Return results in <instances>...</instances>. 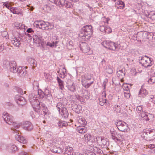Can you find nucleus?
<instances>
[{
  "label": "nucleus",
  "mask_w": 155,
  "mask_h": 155,
  "mask_svg": "<svg viewBox=\"0 0 155 155\" xmlns=\"http://www.w3.org/2000/svg\"><path fill=\"white\" fill-rule=\"evenodd\" d=\"M92 34V26L91 25H87L81 28L79 35L84 40L87 41L91 38Z\"/></svg>",
  "instance_id": "obj_1"
},
{
  "label": "nucleus",
  "mask_w": 155,
  "mask_h": 155,
  "mask_svg": "<svg viewBox=\"0 0 155 155\" xmlns=\"http://www.w3.org/2000/svg\"><path fill=\"white\" fill-rule=\"evenodd\" d=\"M35 27L43 30L49 31L54 28V25L53 23H50L44 21H36L34 24Z\"/></svg>",
  "instance_id": "obj_2"
},
{
  "label": "nucleus",
  "mask_w": 155,
  "mask_h": 155,
  "mask_svg": "<svg viewBox=\"0 0 155 155\" xmlns=\"http://www.w3.org/2000/svg\"><path fill=\"white\" fill-rule=\"evenodd\" d=\"M37 98L36 95L32 94L29 96V101L35 111L39 114L41 106L39 101Z\"/></svg>",
  "instance_id": "obj_3"
},
{
  "label": "nucleus",
  "mask_w": 155,
  "mask_h": 155,
  "mask_svg": "<svg viewBox=\"0 0 155 155\" xmlns=\"http://www.w3.org/2000/svg\"><path fill=\"white\" fill-rule=\"evenodd\" d=\"M56 106L60 114L61 115L62 117L65 119L67 118L69 115V113L65 105L61 102H58L57 103Z\"/></svg>",
  "instance_id": "obj_4"
},
{
  "label": "nucleus",
  "mask_w": 155,
  "mask_h": 155,
  "mask_svg": "<svg viewBox=\"0 0 155 155\" xmlns=\"http://www.w3.org/2000/svg\"><path fill=\"white\" fill-rule=\"evenodd\" d=\"M138 60L140 61L139 62L142 66L146 68L151 66L153 63L152 61L153 60L146 56L140 57Z\"/></svg>",
  "instance_id": "obj_5"
},
{
  "label": "nucleus",
  "mask_w": 155,
  "mask_h": 155,
  "mask_svg": "<svg viewBox=\"0 0 155 155\" xmlns=\"http://www.w3.org/2000/svg\"><path fill=\"white\" fill-rule=\"evenodd\" d=\"M143 137L147 141H150L155 138V130H144Z\"/></svg>",
  "instance_id": "obj_6"
},
{
  "label": "nucleus",
  "mask_w": 155,
  "mask_h": 155,
  "mask_svg": "<svg viewBox=\"0 0 155 155\" xmlns=\"http://www.w3.org/2000/svg\"><path fill=\"white\" fill-rule=\"evenodd\" d=\"M92 77L91 74H85L82 78V81L83 85L86 88H88L94 82L93 80L89 82L88 81L91 80Z\"/></svg>",
  "instance_id": "obj_7"
},
{
  "label": "nucleus",
  "mask_w": 155,
  "mask_h": 155,
  "mask_svg": "<svg viewBox=\"0 0 155 155\" xmlns=\"http://www.w3.org/2000/svg\"><path fill=\"white\" fill-rule=\"evenodd\" d=\"M115 124L118 129L121 131L124 132L127 129V124L121 120H117Z\"/></svg>",
  "instance_id": "obj_8"
},
{
  "label": "nucleus",
  "mask_w": 155,
  "mask_h": 155,
  "mask_svg": "<svg viewBox=\"0 0 155 155\" xmlns=\"http://www.w3.org/2000/svg\"><path fill=\"white\" fill-rule=\"evenodd\" d=\"M80 48L83 53H87V54L90 55L92 54V51L91 50L90 47L86 42L81 43L80 45Z\"/></svg>",
  "instance_id": "obj_9"
},
{
  "label": "nucleus",
  "mask_w": 155,
  "mask_h": 155,
  "mask_svg": "<svg viewBox=\"0 0 155 155\" xmlns=\"http://www.w3.org/2000/svg\"><path fill=\"white\" fill-rule=\"evenodd\" d=\"M2 117L4 121L8 124L11 125L13 122V117L7 113L4 112L3 114Z\"/></svg>",
  "instance_id": "obj_10"
},
{
  "label": "nucleus",
  "mask_w": 155,
  "mask_h": 155,
  "mask_svg": "<svg viewBox=\"0 0 155 155\" xmlns=\"http://www.w3.org/2000/svg\"><path fill=\"white\" fill-rule=\"evenodd\" d=\"M107 48L113 51L117 50L119 48V45L111 41H107Z\"/></svg>",
  "instance_id": "obj_11"
},
{
  "label": "nucleus",
  "mask_w": 155,
  "mask_h": 155,
  "mask_svg": "<svg viewBox=\"0 0 155 155\" xmlns=\"http://www.w3.org/2000/svg\"><path fill=\"white\" fill-rule=\"evenodd\" d=\"M15 100L17 104L20 105L22 106L25 105L26 103L25 98L19 95L15 96Z\"/></svg>",
  "instance_id": "obj_12"
},
{
  "label": "nucleus",
  "mask_w": 155,
  "mask_h": 155,
  "mask_svg": "<svg viewBox=\"0 0 155 155\" xmlns=\"http://www.w3.org/2000/svg\"><path fill=\"white\" fill-rule=\"evenodd\" d=\"M22 127L25 130L29 131L33 129V125L30 122L25 121L23 122Z\"/></svg>",
  "instance_id": "obj_13"
},
{
  "label": "nucleus",
  "mask_w": 155,
  "mask_h": 155,
  "mask_svg": "<svg viewBox=\"0 0 155 155\" xmlns=\"http://www.w3.org/2000/svg\"><path fill=\"white\" fill-rule=\"evenodd\" d=\"M21 35L19 34L18 38L13 36L11 39L12 43L15 46L19 47L21 45L20 40L21 39Z\"/></svg>",
  "instance_id": "obj_14"
},
{
  "label": "nucleus",
  "mask_w": 155,
  "mask_h": 155,
  "mask_svg": "<svg viewBox=\"0 0 155 155\" xmlns=\"http://www.w3.org/2000/svg\"><path fill=\"white\" fill-rule=\"evenodd\" d=\"M42 37L40 34H35L33 35V39L34 42L36 44L40 45L42 42Z\"/></svg>",
  "instance_id": "obj_15"
},
{
  "label": "nucleus",
  "mask_w": 155,
  "mask_h": 155,
  "mask_svg": "<svg viewBox=\"0 0 155 155\" xmlns=\"http://www.w3.org/2000/svg\"><path fill=\"white\" fill-rule=\"evenodd\" d=\"M16 71L18 75L20 77L24 76L27 74L26 68L24 67L19 66L17 68Z\"/></svg>",
  "instance_id": "obj_16"
},
{
  "label": "nucleus",
  "mask_w": 155,
  "mask_h": 155,
  "mask_svg": "<svg viewBox=\"0 0 155 155\" xmlns=\"http://www.w3.org/2000/svg\"><path fill=\"white\" fill-rule=\"evenodd\" d=\"M142 111L143 112L141 114V116L143 120L149 121L153 118V116L152 114L147 112H143V111Z\"/></svg>",
  "instance_id": "obj_17"
},
{
  "label": "nucleus",
  "mask_w": 155,
  "mask_h": 155,
  "mask_svg": "<svg viewBox=\"0 0 155 155\" xmlns=\"http://www.w3.org/2000/svg\"><path fill=\"white\" fill-rule=\"evenodd\" d=\"M9 69L10 71L13 73L17 72V69L18 68L17 67L16 63L15 61H11L9 63Z\"/></svg>",
  "instance_id": "obj_18"
},
{
  "label": "nucleus",
  "mask_w": 155,
  "mask_h": 155,
  "mask_svg": "<svg viewBox=\"0 0 155 155\" xmlns=\"http://www.w3.org/2000/svg\"><path fill=\"white\" fill-rule=\"evenodd\" d=\"M15 138L16 140L20 143L24 144H25L27 143V140L23 136L19 134H16L15 135Z\"/></svg>",
  "instance_id": "obj_19"
},
{
  "label": "nucleus",
  "mask_w": 155,
  "mask_h": 155,
  "mask_svg": "<svg viewBox=\"0 0 155 155\" xmlns=\"http://www.w3.org/2000/svg\"><path fill=\"white\" fill-rule=\"evenodd\" d=\"M8 151L10 153H14L18 150L17 147L14 144L8 145Z\"/></svg>",
  "instance_id": "obj_20"
},
{
  "label": "nucleus",
  "mask_w": 155,
  "mask_h": 155,
  "mask_svg": "<svg viewBox=\"0 0 155 155\" xmlns=\"http://www.w3.org/2000/svg\"><path fill=\"white\" fill-rule=\"evenodd\" d=\"M125 73L124 68L119 69L117 71V76L121 79L124 77Z\"/></svg>",
  "instance_id": "obj_21"
},
{
  "label": "nucleus",
  "mask_w": 155,
  "mask_h": 155,
  "mask_svg": "<svg viewBox=\"0 0 155 155\" xmlns=\"http://www.w3.org/2000/svg\"><path fill=\"white\" fill-rule=\"evenodd\" d=\"M73 149L72 147H65L64 148V155H73Z\"/></svg>",
  "instance_id": "obj_22"
},
{
  "label": "nucleus",
  "mask_w": 155,
  "mask_h": 155,
  "mask_svg": "<svg viewBox=\"0 0 155 155\" xmlns=\"http://www.w3.org/2000/svg\"><path fill=\"white\" fill-rule=\"evenodd\" d=\"M90 148L91 150H93L94 153L97 154H101L103 153L102 150L94 146H91Z\"/></svg>",
  "instance_id": "obj_23"
},
{
  "label": "nucleus",
  "mask_w": 155,
  "mask_h": 155,
  "mask_svg": "<svg viewBox=\"0 0 155 155\" xmlns=\"http://www.w3.org/2000/svg\"><path fill=\"white\" fill-rule=\"evenodd\" d=\"M13 26L14 28H15L18 30L20 29L22 31H24L25 30L24 25L18 22L14 23Z\"/></svg>",
  "instance_id": "obj_24"
},
{
  "label": "nucleus",
  "mask_w": 155,
  "mask_h": 155,
  "mask_svg": "<svg viewBox=\"0 0 155 155\" xmlns=\"http://www.w3.org/2000/svg\"><path fill=\"white\" fill-rule=\"evenodd\" d=\"M61 4L62 6H59V7H63L65 6L66 8H71L72 5L71 2L66 0H64L63 1V3L61 1Z\"/></svg>",
  "instance_id": "obj_25"
},
{
  "label": "nucleus",
  "mask_w": 155,
  "mask_h": 155,
  "mask_svg": "<svg viewBox=\"0 0 155 155\" xmlns=\"http://www.w3.org/2000/svg\"><path fill=\"white\" fill-rule=\"evenodd\" d=\"M76 130L79 133L83 134L87 132V129L84 126H80L77 127Z\"/></svg>",
  "instance_id": "obj_26"
},
{
  "label": "nucleus",
  "mask_w": 155,
  "mask_h": 155,
  "mask_svg": "<svg viewBox=\"0 0 155 155\" xmlns=\"http://www.w3.org/2000/svg\"><path fill=\"white\" fill-rule=\"evenodd\" d=\"M148 94V92L147 90L143 88L142 87L140 90L138 95L139 97H145Z\"/></svg>",
  "instance_id": "obj_27"
},
{
  "label": "nucleus",
  "mask_w": 155,
  "mask_h": 155,
  "mask_svg": "<svg viewBox=\"0 0 155 155\" xmlns=\"http://www.w3.org/2000/svg\"><path fill=\"white\" fill-rule=\"evenodd\" d=\"M38 95L35 94L37 96V99L38 100L39 99L40 100H42L45 97L44 92L41 89H38Z\"/></svg>",
  "instance_id": "obj_28"
},
{
  "label": "nucleus",
  "mask_w": 155,
  "mask_h": 155,
  "mask_svg": "<svg viewBox=\"0 0 155 155\" xmlns=\"http://www.w3.org/2000/svg\"><path fill=\"white\" fill-rule=\"evenodd\" d=\"M10 11L13 14L21 15V14L20 10L17 7H12L10 10Z\"/></svg>",
  "instance_id": "obj_29"
},
{
  "label": "nucleus",
  "mask_w": 155,
  "mask_h": 155,
  "mask_svg": "<svg viewBox=\"0 0 155 155\" xmlns=\"http://www.w3.org/2000/svg\"><path fill=\"white\" fill-rule=\"evenodd\" d=\"M14 5L13 2L6 1L5 2H3V7H5L6 8L10 10L12 7V6Z\"/></svg>",
  "instance_id": "obj_30"
},
{
  "label": "nucleus",
  "mask_w": 155,
  "mask_h": 155,
  "mask_svg": "<svg viewBox=\"0 0 155 155\" xmlns=\"http://www.w3.org/2000/svg\"><path fill=\"white\" fill-rule=\"evenodd\" d=\"M41 105L42 107V110L43 112H41V114L42 115H46L48 112V110L47 107L45 106V104L41 103Z\"/></svg>",
  "instance_id": "obj_31"
},
{
  "label": "nucleus",
  "mask_w": 155,
  "mask_h": 155,
  "mask_svg": "<svg viewBox=\"0 0 155 155\" xmlns=\"http://www.w3.org/2000/svg\"><path fill=\"white\" fill-rule=\"evenodd\" d=\"M104 18H105V20L104 21V25H102L100 26V30L101 32H103V33H106V30L107 29L105 26V23L106 22H107V19L106 18H102L103 20H104Z\"/></svg>",
  "instance_id": "obj_32"
},
{
  "label": "nucleus",
  "mask_w": 155,
  "mask_h": 155,
  "mask_svg": "<svg viewBox=\"0 0 155 155\" xmlns=\"http://www.w3.org/2000/svg\"><path fill=\"white\" fill-rule=\"evenodd\" d=\"M58 124L59 128H62L63 127H66L68 125L67 122L60 120L58 123Z\"/></svg>",
  "instance_id": "obj_33"
},
{
  "label": "nucleus",
  "mask_w": 155,
  "mask_h": 155,
  "mask_svg": "<svg viewBox=\"0 0 155 155\" xmlns=\"http://www.w3.org/2000/svg\"><path fill=\"white\" fill-rule=\"evenodd\" d=\"M57 80L58 84L61 90H63L64 89V82L61 80L58 77H57Z\"/></svg>",
  "instance_id": "obj_34"
},
{
  "label": "nucleus",
  "mask_w": 155,
  "mask_h": 155,
  "mask_svg": "<svg viewBox=\"0 0 155 155\" xmlns=\"http://www.w3.org/2000/svg\"><path fill=\"white\" fill-rule=\"evenodd\" d=\"M117 132L114 129H111L110 130V134L113 139L117 137Z\"/></svg>",
  "instance_id": "obj_35"
},
{
  "label": "nucleus",
  "mask_w": 155,
  "mask_h": 155,
  "mask_svg": "<svg viewBox=\"0 0 155 155\" xmlns=\"http://www.w3.org/2000/svg\"><path fill=\"white\" fill-rule=\"evenodd\" d=\"M106 82L105 81H104L103 84V86L104 87V91L102 93V97L103 98L106 97Z\"/></svg>",
  "instance_id": "obj_36"
},
{
  "label": "nucleus",
  "mask_w": 155,
  "mask_h": 155,
  "mask_svg": "<svg viewBox=\"0 0 155 155\" xmlns=\"http://www.w3.org/2000/svg\"><path fill=\"white\" fill-rule=\"evenodd\" d=\"M68 90L72 92H74L75 90V85L72 82L71 85H67Z\"/></svg>",
  "instance_id": "obj_37"
},
{
  "label": "nucleus",
  "mask_w": 155,
  "mask_h": 155,
  "mask_svg": "<svg viewBox=\"0 0 155 155\" xmlns=\"http://www.w3.org/2000/svg\"><path fill=\"white\" fill-rule=\"evenodd\" d=\"M52 3L55 4L58 6H61L62 5L61 4V0H49Z\"/></svg>",
  "instance_id": "obj_38"
},
{
  "label": "nucleus",
  "mask_w": 155,
  "mask_h": 155,
  "mask_svg": "<svg viewBox=\"0 0 155 155\" xmlns=\"http://www.w3.org/2000/svg\"><path fill=\"white\" fill-rule=\"evenodd\" d=\"M84 153L85 155H96L94 152L88 149L85 150Z\"/></svg>",
  "instance_id": "obj_39"
},
{
  "label": "nucleus",
  "mask_w": 155,
  "mask_h": 155,
  "mask_svg": "<svg viewBox=\"0 0 155 155\" xmlns=\"http://www.w3.org/2000/svg\"><path fill=\"white\" fill-rule=\"evenodd\" d=\"M8 145H6L4 143L0 144V149L2 150H7L8 148Z\"/></svg>",
  "instance_id": "obj_40"
},
{
  "label": "nucleus",
  "mask_w": 155,
  "mask_h": 155,
  "mask_svg": "<svg viewBox=\"0 0 155 155\" xmlns=\"http://www.w3.org/2000/svg\"><path fill=\"white\" fill-rule=\"evenodd\" d=\"M78 122L81 124L84 125H86L87 124V122L84 118H79Z\"/></svg>",
  "instance_id": "obj_41"
},
{
  "label": "nucleus",
  "mask_w": 155,
  "mask_h": 155,
  "mask_svg": "<svg viewBox=\"0 0 155 155\" xmlns=\"http://www.w3.org/2000/svg\"><path fill=\"white\" fill-rule=\"evenodd\" d=\"M84 137L86 142L90 141L91 140L92 137L89 134H87L84 136Z\"/></svg>",
  "instance_id": "obj_42"
},
{
  "label": "nucleus",
  "mask_w": 155,
  "mask_h": 155,
  "mask_svg": "<svg viewBox=\"0 0 155 155\" xmlns=\"http://www.w3.org/2000/svg\"><path fill=\"white\" fill-rule=\"evenodd\" d=\"M148 82L150 84H151L155 83V76L151 77L149 79Z\"/></svg>",
  "instance_id": "obj_43"
},
{
  "label": "nucleus",
  "mask_w": 155,
  "mask_h": 155,
  "mask_svg": "<svg viewBox=\"0 0 155 155\" xmlns=\"http://www.w3.org/2000/svg\"><path fill=\"white\" fill-rule=\"evenodd\" d=\"M45 98L49 102H51L53 100V97L51 94H48L45 96Z\"/></svg>",
  "instance_id": "obj_44"
},
{
  "label": "nucleus",
  "mask_w": 155,
  "mask_h": 155,
  "mask_svg": "<svg viewBox=\"0 0 155 155\" xmlns=\"http://www.w3.org/2000/svg\"><path fill=\"white\" fill-rule=\"evenodd\" d=\"M107 143V141L104 139V138H102V137H101V141L100 142V145H102L103 146V147H106L107 146V145H106Z\"/></svg>",
  "instance_id": "obj_45"
},
{
  "label": "nucleus",
  "mask_w": 155,
  "mask_h": 155,
  "mask_svg": "<svg viewBox=\"0 0 155 155\" xmlns=\"http://www.w3.org/2000/svg\"><path fill=\"white\" fill-rule=\"evenodd\" d=\"M93 140L94 142H96L97 143L100 145L101 139V137H93Z\"/></svg>",
  "instance_id": "obj_46"
},
{
  "label": "nucleus",
  "mask_w": 155,
  "mask_h": 155,
  "mask_svg": "<svg viewBox=\"0 0 155 155\" xmlns=\"http://www.w3.org/2000/svg\"><path fill=\"white\" fill-rule=\"evenodd\" d=\"M148 147L151 149V152L152 153H155V145L153 144H150L148 145Z\"/></svg>",
  "instance_id": "obj_47"
},
{
  "label": "nucleus",
  "mask_w": 155,
  "mask_h": 155,
  "mask_svg": "<svg viewBox=\"0 0 155 155\" xmlns=\"http://www.w3.org/2000/svg\"><path fill=\"white\" fill-rule=\"evenodd\" d=\"M31 66L34 67H35L36 65V62L35 60L33 59H31L30 61V62Z\"/></svg>",
  "instance_id": "obj_48"
},
{
  "label": "nucleus",
  "mask_w": 155,
  "mask_h": 155,
  "mask_svg": "<svg viewBox=\"0 0 155 155\" xmlns=\"http://www.w3.org/2000/svg\"><path fill=\"white\" fill-rule=\"evenodd\" d=\"M99 101L100 104L101 106H103L105 103H106L107 100L106 99H103V98L100 99Z\"/></svg>",
  "instance_id": "obj_49"
},
{
  "label": "nucleus",
  "mask_w": 155,
  "mask_h": 155,
  "mask_svg": "<svg viewBox=\"0 0 155 155\" xmlns=\"http://www.w3.org/2000/svg\"><path fill=\"white\" fill-rule=\"evenodd\" d=\"M116 4L118 5H121L120 7H122V8L124 7L125 6V4L124 2H122L120 0L118 1L116 3Z\"/></svg>",
  "instance_id": "obj_50"
},
{
  "label": "nucleus",
  "mask_w": 155,
  "mask_h": 155,
  "mask_svg": "<svg viewBox=\"0 0 155 155\" xmlns=\"http://www.w3.org/2000/svg\"><path fill=\"white\" fill-rule=\"evenodd\" d=\"M75 111L76 112L79 113L80 112V110L81 109V107L80 106H78L76 105L75 106Z\"/></svg>",
  "instance_id": "obj_51"
},
{
  "label": "nucleus",
  "mask_w": 155,
  "mask_h": 155,
  "mask_svg": "<svg viewBox=\"0 0 155 155\" xmlns=\"http://www.w3.org/2000/svg\"><path fill=\"white\" fill-rule=\"evenodd\" d=\"M45 96L48 94H51V91H50L49 88H45L44 91Z\"/></svg>",
  "instance_id": "obj_52"
},
{
  "label": "nucleus",
  "mask_w": 155,
  "mask_h": 155,
  "mask_svg": "<svg viewBox=\"0 0 155 155\" xmlns=\"http://www.w3.org/2000/svg\"><path fill=\"white\" fill-rule=\"evenodd\" d=\"M107 73L109 74H112L113 73V69L112 67H108L107 68Z\"/></svg>",
  "instance_id": "obj_53"
},
{
  "label": "nucleus",
  "mask_w": 155,
  "mask_h": 155,
  "mask_svg": "<svg viewBox=\"0 0 155 155\" xmlns=\"http://www.w3.org/2000/svg\"><path fill=\"white\" fill-rule=\"evenodd\" d=\"M12 124L15 128L18 129L20 127V125L14 122L13 120V122Z\"/></svg>",
  "instance_id": "obj_54"
},
{
  "label": "nucleus",
  "mask_w": 155,
  "mask_h": 155,
  "mask_svg": "<svg viewBox=\"0 0 155 155\" xmlns=\"http://www.w3.org/2000/svg\"><path fill=\"white\" fill-rule=\"evenodd\" d=\"M26 32L27 33H30L31 34L34 35L35 34L34 33V31L31 28H28Z\"/></svg>",
  "instance_id": "obj_55"
},
{
  "label": "nucleus",
  "mask_w": 155,
  "mask_h": 155,
  "mask_svg": "<svg viewBox=\"0 0 155 155\" xmlns=\"http://www.w3.org/2000/svg\"><path fill=\"white\" fill-rule=\"evenodd\" d=\"M113 140H114L115 141L117 144H119L120 142L123 141L122 139L118 138L117 137L114 138Z\"/></svg>",
  "instance_id": "obj_56"
},
{
  "label": "nucleus",
  "mask_w": 155,
  "mask_h": 155,
  "mask_svg": "<svg viewBox=\"0 0 155 155\" xmlns=\"http://www.w3.org/2000/svg\"><path fill=\"white\" fill-rule=\"evenodd\" d=\"M113 97V96H112V95H111V94H109L108 96V98L109 100L108 101V104L109 105H110V104H112L111 100L112 99Z\"/></svg>",
  "instance_id": "obj_57"
},
{
  "label": "nucleus",
  "mask_w": 155,
  "mask_h": 155,
  "mask_svg": "<svg viewBox=\"0 0 155 155\" xmlns=\"http://www.w3.org/2000/svg\"><path fill=\"white\" fill-rule=\"evenodd\" d=\"M16 90L17 91L18 93H20L21 95L23 94V90L20 88L17 87L16 88Z\"/></svg>",
  "instance_id": "obj_58"
},
{
  "label": "nucleus",
  "mask_w": 155,
  "mask_h": 155,
  "mask_svg": "<svg viewBox=\"0 0 155 155\" xmlns=\"http://www.w3.org/2000/svg\"><path fill=\"white\" fill-rule=\"evenodd\" d=\"M124 96L126 98H128L130 97V94L128 91L124 92Z\"/></svg>",
  "instance_id": "obj_59"
},
{
  "label": "nucleus",
  "mask_w": 155,
  "mask_h": 155,
  "mask_svg": "<svg viewBox=\"0 0 155 155\" xmlns=\"http://www.w3.org/2000/svg\"><path fill=\"white\" fill-rule=\"evenodd\" d=\"M149 15L150 16V17L153 20H155V13L153 12L150 14Z\"/></svg>",
  "instance_id": "obj_60"
},
{
  "label": "nucleus",
  "mask_w": 155,
  "mask_h": 155,
  "mask_svg": "<svg viewBox=\"0 0 155 155\" xmlns=\"http://www.w3.org/2000/svg\"><path fill=\"white\" fill-rule=\"evenodd\" d=\"M143 108L142 106H138L137 108V111L138 110L139 112H138V113H141L142 110Z\"/></svg>",
  "instance_id": "obj_61"
},
{
  "label": "nucleus",
  "mask_w": 155,
  "mask_h": 155,
  "mask_svg": "<svg viewBox=\"0 0 155 155\" xmlns=\"http://www.w3.org/2000/svg\"><path fill=\"white\" fill-rule=\"evenodd\" d=\"M101 45L105 48H107V41H104L101 43Z\"/></svg>",
  "instance_id": "obj_62"
},
{
  "label": "nucleus",
  "mask_w": 155,
  "mask_h": 155,
  "mask_svg": "<svg viewBox=\"0 0 155 155\" xmlns=\"http://www.w3.org/2000/svg\"><path fill=\"white\" fill-rule=\"evenodd\" d=\"M58 148L57 147H53V148L51 149V151L54 153H56L57 151Z\"/></svg>",
  "instance_id": "obj_63"
},
{
  "label": "nucleus",
  "mask_w": 155,
  "mask_h": 155,
  "mask_svg": "<svg viewBox=\"0 0 155 155\" xmlns=\"http://www.w3.org/2000/svg\"><path fill=\"white\" fill-rule=\"evenodd\" d=\"M18 155H29L27 153L22 151L20 152Z\"/></svg>",
  "instance_id": "obj_64"
}]
</instances>
